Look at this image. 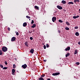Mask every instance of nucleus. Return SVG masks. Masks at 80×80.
Listing matches in <instances>:
<instances>
[{"mask_svg":"<svg viewBox=\"0 0 80 80\" xmlns=\"http://www.w3.org/2000/svg\"><path fill=\"white\" fill-rule=\"evenodd\" d=\"M2 50L3 52H7V50H8V49L7 48V47H3L2 48Z\"/></svg>","mask_w":80,"mask_h":80,"instance_id":"f257e3e1","label":"nucleus"},{"mask_svg":"<svg viewBox=\"0 0 80 80\" xmlns=\"http://www.w3.org/2000/svg\"><path fill=\"white\" fill-rule=\"evenodd\" d=\"M60 73L59 72H56L55 73H53L52 74V75L53 76H56L57 75H60Z\"/></svg>","mask_w":80,"mask_h":80,"instance_id":"f03ea898","label":"nucleus"},{"mask_svg":"<svg viewBox=\"0 0 80 80\" xmlns=\"http://www.w3.org/2000/svg\"><path fill=\"white\" fill-rule=\"evenodd\" d=\"M22 67L24 69H25L27 67V65L26 64H25L22 66Z\"/></svg>","mask_w":80,"mask_h":80,"instance_id":"7ed1b4c3","label":"nucleus"},{"mask_svg":"<svg viewBox=\"0 0 80 80\" xmlns=\"http://www.w3.org/2000/svg\"><path fill=\"white\" fill-rule=\"evenodd\" d=\"M57 20V18L55 17H53L52 18V20L53 22H55V21Z\"/></svg>","mask_w":80,"mask_h":80,"instance_id":"20e7f679","label":"nucleus"},{"mask_svg":"<svg viewBox=\"0 0 80 80\" xmlns=\"http://www.w3.org/2000/svg\"><path fill=\"white\" fill-rule=\"evenodd\" d=\"M57 8H58L59 10H62L63 9V8L62 7V6H57Z\"/></svg>","mask_w":80,"mask_h":80,"instance_id":"39448f33","label":"nucleus"},{"mask_svg":"<svg viewBox=\"0 0 80 80\" xmlns=\"http://www.w3.org/2000/svg\"><path fill=\"white\" fill-rule=\"evenodd\" d=\"M16 40V38L13 37L11 38V42H14Z\"/></svg>","mask_w":80,"mask_h":80,"instance_id":"423d86ee","label":"nucleus"},{"mask_svg":"<svg viewBox=\"0 0 80 80\" xmlns=\"http://www.w3.org/2000/svg\"><path fill=\"white\" fill-rule=\"evenodd\" d=\"M70 50V47H68L67 48H66L65 49V50L66 51H69V50Z\"/></svg>","mask_w":80,"mask_h":80,"instance_id":"0eeeda50","label":"nucleus"},{"mask_svg":"<svg viewBox=\"0 0 80 80\" xmlns=\"http://www.w3.org/2000/svg\"><path fill=\"white\" fill-rule=\"evenodd\" d=\"M33 52H34V49H31L30 51V52L31 53H33Z\"/></svg>","mask_w":80,"mask_h":80,"instance_id":"6e6552de","label":"nucleus"},{"mask_svg":"<svg viewBox=\"0 0 80 80\" xmlns=\"http://www.w3.org/2000/svg\"><path fill=\"white\" fill-rule=\"evenodd\" d=\"M61 3L63 4H65V3H66V2L65 0H62V1Z\"/></svg>","mask_w":80,"mask_h":80,"instance_id":"1a4fd4ad","label":"nucleus"},{"mask_svg":"<svg viewBox=\"0 0 80 80\" xmlns=\"http://www.w3.org/2000/svg\"><path fill=\"white\" fill-rule=\"evenodd\" d=\"M27 22H24L23 24V27H25L27 26Z\"/></svg>","mask_w":80,"mask_h":80,"instance_id":"9d476101","label":"nucleus"},{"mask_svg":"<svg viewBox=\"0 0 80 80\" xmlns=\"http://www.w3.org/2000/svg\"><path fill=\"white\" fill-rule=\"evenodd\" d=\"M78 53V50L77 49H76L74 52V55H76V54Z\"/></svg>","mask_w":80,"mask_h":80,"instance_id":"9b49d317","label":"nucleus"},{"mask_svg":"<svg viewBox=\"0 0 80 80\" xmlns=\"http://www.w3.org/2000/svg\"><path fill=\"white\" fill-rule=\"evenodd\" d=\"M68 4L69 5H70V4H72V5H73V2H69L68 3Z\"/></svg>","mask_w":80,"mask_h":80,"instance_id":"f8f14e48","label":"nucleus"},{"mask_svg":"<svg viewBox=\"0 0 80 80\" xmlns=\"http://www.w3.org/2000/svg\"><path fill=\"white\" fill-rule=\"evenodd\" d=\"M74 3H76V2H80L79 0H74Z\"/></svg>","mask_w":80,"mask_h":80,"instance_id":"ddd939ff","label":"nucleus"},{"mask_svg":"<svg viewBox=\"0 0 80 80\" xmlns=\"http://www.w3.org/2000/svg\"><path fill=\"white\" fill-rule=\"evenodd\" d=\"M36 27V25L35 24H34L32 26H31V28H35Z\"/></svg>","mask_w":80,"mask_h":80,"instance_id":"4468645a","label":"nucleus"},{"mask_svg":"<svg viewBox=\"0 0 80 80\" xmlns=\"http://www.w3.org/2000/svg\"><path fill=\"white\" fill-rule=\"evenodd\" d=\"M70 53H67V54L66 55V57H68V56H70Z\"/></svg>","mask_w":80,"mask_h":80,"instance_id":"2eb2a0df","label":"nucleus"},{"mask_svg":"<svg viewBox=\"0 0 80 80\" xmlns=\"http://www.w3.org/2000/svg\"><path fill=\"white\" fill-rule=\"evenodd\" d=\"M15 72V70L14 69H12V72L13 73V75H14V73Z\"/></svg>","mask_w":80,"mask_h":80,"instance_id":"dca6fc26","label":"nucleus"},{"mask_svg":"<svg viewBox=\"0 0 80 80\" xmlns=\"http://www.w3.org/2000/svg\"><path fill=\"white\" fill-rule=\"evenodd\" d=\"M35 8L37 9V10H39V7L37 6H35Z\"/></svg>","mask_w":80,"mask_h":80,"instance_id":"f3484780","label":"nucleus"},{"mask_svg":"<svg viewBox=\"0 0 80 80\" xmlns=\"http://www.w3.org/2000/svg\"><path fill=\"white\" fill-rule=\"evenodd\" d=\"M75 35L76 36H79V33H78V32H76Z\"/></svg>","mask_w":80,"mask_h":80,"instance_id":"a211bd4d","label":"nucleus"},{"mask_svg":"<svg viewBox=\"0 0 80 80\" xmlns=\"http://www.w3.org/2000/svg\"><path fill=\"white\" fill-rule=\"evenodd\" d=\"M25 45L26 47H28V43H27V42H25Z\"/></svg>","mask_w":80,"mask_h":80,"instance_id":"6ab92c4d","label":"nucleus"},{"mask_svg":"<svg viewBox=\"0 0 80 80\" xmlns=\"http://www.w3.org/2000/svg\"><path fill=\"white\" fill-rule=\"evenodd\" d=\"M65 29L66 30H70V28L67 27H66Z\"/></svg>","mask_w":80,"mask_h":80,"instance_id":"aec40b11","label":"nucleus"},{"mask_svg":"<svg viewBox=\"0 0 80 80\" xmlns=\"http://www.w3.org/2000/svg\"><path fill=\"white\" fill-rule=\"evenodd\" d=\"M66 24H67V25L68 26L70 25V23H69V22H66Z\"/></svg>","mask_w":80,"mask_h":80,"instance_id":"412c9836","label":"nucleus"},{"mask_svg":"<svg viewBox=\"0 0 80 80\" xmlns=\"http://www.w3.org/2000/svg\"><path fill=\"white\" fill-rule=\"evenodd\" d=\"M38 80H44V79H43V78L42 77L39 78H38Z\"/></svg>","mask_w":80,"mask_h":80,"instance_id":"4be33fe9","label":"nucleus"},{"mask_svg":"<svg viewBox=\"0 0 80 80\" xmlns=\"http://www.w3.org/2000/svg\"><path fill=\"white\" fill-rule=\"evenodd\" d=\"M8 68H7V67H4L2 68V69H3V70H7V69Z\"/></svg>","mask_w":80,"mask_h":80,"instance_id":"5701e85b","label":"nucleus"},{"mask_svg":"<svg viewBox=\"0 0 80 80\" xmlns=\"http://www.w3.org/2000/svg\"><path fill=\"white\" fill-rule=\"evenodd\" d=\"M77 65H80V63L79 62H76L75 63Z\"/></svg>","mask_w":80,"mask_h":80,"instance_id":"b1692460","label":"nucleus"},{"mask_svg":"<svg viewBox=\"0 0 80 80\" xmlns=\"http://www.w3.org/2000/svg\"><path fill=\"white\" fill-rule=\"evenodd\" d=\"M58 21L59 22H60V23H63V21H62V20L60 19L58 20Z\"/></svg>","mask_w":80,"mask_h":80,"instance_id":"393cba45","label":"nucleus"},{"mask_svg":"<svg viewBox=\"0 0 80 80\" xmlns=\"http://www.w3.org/2000/svg\"><path fill=\"white\" fill-rule=\"evenodd\" d=\"M13 68H16V66H15V64H13Z\"/></svg>","mask_w":80,"mask_h":80,"instance_id":"a878e982","label":"nucleus"},{"mask_svg":"<svg viewBox=\"0 0 80 80\" xmlns=\"http://www.w3.org/2000/svg\"><path fill=\"white\" fill-rule=\"evenodd\" d=\"M45 76V74H42L41 75V77L42 78V77H44Z\"/></svg>","mask_w":80,"mask_h":80,"instance_id":"bb28decb","label":"nucleus"},{"mask_svg":"<svg viewBox=\"0 0 80 80\" xmlns=\"http://www.w3.org/2000/svg\"><path fill=\"white\" fill-rule=\"evenodd\" d=\"M78 27L77 26H76L75 27H74L75 29H78Z\"/></svg>","mask_w":80,"mask_h":80,"instance_id":"cd10ccee","label":"nucleus"},{"mask_svg":"<svg viewBox=\"0 0 80 80\" xmlns=\"http://www.w3.org/2000/svg\"><path fill=\"white\" fill-rule=\"evenodd\" d=\"M26 18H30V17L29 16H26Z\"/></svg>","mask_w":80,"mask_h":80,"instance_id":"c85d7f7f","label":"nucleus"},{"mask_svg":"<svg viewBox=\"0 0 80 80\" xmlns=\"http://www.w3.org/2000/svg\"><path fill=\"white\" fill-rule=\"evenodd\" d=\"M46 47L47 48H48V47H49V45H48V44H46Z\"/></svg>","mask_w":80,"mask_h":80,"instance_id":"c756f323","label":"nucleus"},{"mask_svg":"<svg viewBox=\"0 0 80 80\" xmlns=\"http://www.w3.org/2000/svg\"><path fill=\"white\" fill-rule=\"evenodd\" d=\"M34 23V21L33 20H32L31 22L32 24H33V23Z\"/></svg>","mask_w":80,"mask_h":80,"instance_id":"7c9ffc66","label":"nucleus"},{"mask_svg":"<svg viewBox=\"0 0 80 80\" xmlns=\"http://www.w3.org/2000/svg\"><path fill=\"white\" fill-rule=\"evenodd\" d=\"M0 66L1 67V68H3V66L2 65V64H1L0 65Z\"/></svg>","mask_w":80,"mask_h":80,"instance_id":"2f4dec72","label":"nucleus"},{"mask_svg":"<svg viewBox=\"0 0 80 80\" xmlns=\"http://www.w3.org/2000/svg\"><path fill=\"white\" fill-rule=\"evenodd\" d=\"M73 18H74V19L77 18L76 16H73Z\"/></svg>","mask_w":80,"mask_h":80,"instance_id":"473e14b6","label":"nucleus"},{"mask_svg":"<svg viewBox=\"0 0 80 80\" xmlns=\"http://www.w3.org/2000/svg\"><path fill=\"white\" fill-rule=\"evenodd\" d=\"M30 39L31 40H33V38H32V37H30Z\"/></svg>","mask_w":80,"mask_h":80,"instance_id":"72a5a7b5","label":"nucleus"},{"mask_svg":"<svg viewBox=\"0 0 80 80\" xmlns=\"http://www.w3.org/2000/svg\"><path fill=\"white\" fill-rule=\"evenodd\" d=\"M44 49H46V46L45 45H44Z\"/></svg>","mask_w":80,"mask_h":80,"instance_id":"f704fd0d","label":"nucleus"},{"mask_svg":"<svg viewBox=\"0 0 80 80\" xmlns=\"http://www.w3.org/2000/svg\"><path fill=\"white\" fill-rule=\"evenodd\" d=\"M5 65H7L8 64V63H7V61H5V62H4Z\"/></svg>","mask_w":80,"mask_h":80,"instance_id":"c9c22d12","label":"nucleus"},{"mask_svg":"<svg viewBox=\"0 0 80 80\" xmlns=\"http://www.w3.org/2000/svg\"><path fill=\"white\" fill-rule=\"evenodd\" d=\"M8 31H10V28H8Z\"/></svg>","mask_w":80,"mask_h":80,"instance_id":"e433bc0d","label":"nucleus"},{"mask_svg":"<svg viewBox=\"0 0 80 80\" xmlns=\"http://www.w3.org/2000/svg\"><path fill=\"white\" fill-rule=\"evenodd\" d=\"M58 33H61V32L59 30H58Z\"/></svg>","mask_w":80,"mask_h":80,"instance_id":"4c0bfd02","label":"nucleus"},{"mask_svg":"<svg viewBox=\"0 0 80 80\" xmlns=\"http://www.w3.org/2000/svg\"><path fill=\"white\" fill-rule=\"evenodd\" d=\"M19 34V33H18V32H17L16 33V35H18Z\"/></svg>","mask_w":80,"mask_h":80,"instance_id":"58836bf2","label":"nucleus"},{"mask_svg":"<svg viewBox=\"0 0 80 80\" xmlns=\"http://www.w3.org/2000/svg\"><path fill=\"white\" fill-rule=\"evenodd\" d=\"M3 54V53L2 52H0V55H2Z\"/></svg>","mask_w":80,"mask_h":80,"instance_id":"ea45409f","label":"nucleus"},{"mask_svg":"<svg viewBox=\"0 0 80 80\" xmlns=\"http://www.w3.org/2000/svg\"><path fill=\"white\" fill-rule=\"evenodd\" d=\"M76 18H78V17H79V16L78 15L77 16H76Z\"/></svg>","mask_w":80,"mask_h":80,"instance_id":"a19ab883","label":"nucleus"},{"mask_svg":"<svg viewBox=\"0 0 80 80\" xmlns=\"http://www.w3.org/2000/svg\"><path fill=\"white\" fill-rule=\"evenodd\" d=\"M43 61H44V62H47V60H44Z\"/></svg>","mask_w":80,"mask_h":80,"instance_id":"79ce46f5","label":"nucleus"},{"mask_svg":"<svg viewBox=\"0 0 80 80\" xmlns=\"http://www.w3.org/2000/svg\"><path fill=\"white\" fill-rule=\"evenodd\" d=\"M50 78H48L47 80H50Z\"/></svg>","mask_w":80,"mask_h":80,"instance_id":"37998d69","label":"nucleus"},{"mask_svg":"<svg viewBox=\"0 0 80 80\" xmlns=\"http://www.w3.org/2000/svg\"><path fill=\"white\" fill-rule=\"evenodd\" d=\"M1 52H2V51L0 50V53H1Z\"/></svg>","mask_w":80,"mask_h":80,"instance_id":"c03bdc74","label":"nucleus"},{"mask_svg":"<svg viewBox=\"0 0 80 80\" xmlns=\"http://www.w3.org/2000/svg\"><path fill=\"white\" fill-rule=\"evenodd\" d=\"M14 59H15V60H17V58H15Z\"/></svg>","mask_w":80,"mask_h":80,"instance_id":"a18cd8bd","label":"nucleus"},{"mask_svg":"<svg viewBox=\"0 0 80 80\" xmlns=\"http://www.w3.org/2000/svg\"><path fill=\"white\" fill-rule=\"evenodd\" d=\"M78 44L79 45H80V42H78Z\"/></svg>","mask_w":80,"mask_h":80,"instance_id":"49530a36","label":"nucleus"},{"mask_svg":"<svg viewBox=\"0 0 80 80\" xmlns=\"http://www.w3.org/2000/svg\"><path fill=\"white\" fill-rule=\"evenodd\" d=\"M32 32H33V31H32L30 32V33H32Z\"/></svg>","mask_w":80,"mask_h":80,"instance_id":"de8ad7c7","label":"nucleus"},{"mask_svg":"<svg viewBox=\"0 0 80 80\" xmlns=\"http://www.w3.org/2000/svg\"><path fill=\"white\" fill-rule=\"evenodd\" d=\"M33 32H35V30H33Z\"/></svg>","mask_w":80,"mask_h":80,"instance_id":"09e8293b","label":"nucleus"},{"mask_svg":"<svg viewBox=\"0 0 80 80\" xmlns=\"http://www.w3.org/2000/svg\"><path fill=\"white\" fill-rule=\"evenodd\" d=\"M30 31H29V33H30Z\"/></svg>","mask_w":80,"mask_h":80,"instance_id":"8fccbe9b","label":"nucleus"},{"mask_svg":"<svg viewBox=\"0 0 80 80\" xmlns=\"http://www.w3.org/2000/svg\"><path fill=\"white\" fill-rule=\"evenodd\" d=\"M31 20V19H29V20Z\"/></svg>","mask_w":80,"mask_h":80,"instance_id":"3c124183","label":"nucleus"}]
</instances>
